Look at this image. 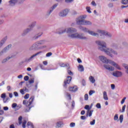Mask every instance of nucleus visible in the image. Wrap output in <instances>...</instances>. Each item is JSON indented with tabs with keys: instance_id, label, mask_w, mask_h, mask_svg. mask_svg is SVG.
I'll return each mask as SVG.
<instances>
[{
	"instance_id": "4d7b16f0",
	"label": "nucleus",
	"mask_w": 128,
	"mask_h": 128,
	"mask_svg": "<svg viewBox=\"0 0 128 128\" xmlns=\"http://www.w3.org/2000/svg\"><path fill=\"white\" fill-rule=\"evenodd\" d=\"M84 100H88V94L84 95Z\"/></svg>"
},
{
	"instance_id": "0e129e2a",
	"label": "nucleus",
	"mask_w": 128,
	"mask_h": 128,
	"mask_svg": "<svg viewBox=\"0 0 128 128\" xmlns=\"http://www.w3.org/2000/svg\"><path fill=\"white\" fill-rule=\"evenodd\" d=\"M111 88L112 90H114V88H116V86L114 84H111Z\"/></svg>"
},
{
	"instance_id": "0eeeda50",
	"label": "nucleus",
	"mask_w": 128,
	"mask_h": 128,
	"mask_svg": "<svg viewBox=\"0 0 128 128\" xmlns=\"http://www.w3.org/2000/svg\"><path fill=\"white\" fill-rule=\"evenodd\" d=\"M42 52L40 51L38 52H36V54H34L31 56L29 58H26L25 60V62H32L34 60V58L36 56H38V54H42Z\"/></svg>"
},
{
	"instance_id": "20e7f679",
	"label": "nucleus",
	"mask_w": 128,
	"mask_h": 128,
	"mask_svg": "<svg viewBox=\"0 0 128 128\" xmlns=\"http://www.w3.org/2000/svg\"><path fill=\"white\" fill-rule=\"evenodd\" d=\"M46 48V45H44L42 46H39L38 42H36L34 43L30 48H29V50L30 52H32V50H44V48Z\"/></svg>"
},
{
	"instance_id": "bb28decb",
	"label": "nucleus",
	"mask_w": 128,
	"mask_h": 128,
	"mask_svg": "<svg viewBox=\"0 0 128 128\" xmlns=\"http://www.w3.org/2000/svg\"><path fill=\"white\" fill-rule=\"evenodd\" d=\"M111 46L113 48H114V50H118V44L116 43H112L111 44Z\"/></svg>"
},
{
	"instance_id": "4c0bfd02",
	"label": "nucleus",
	"mask_w": 128,
	"mask_h": 128,
	"mask_svg": "<svg viewBox=\"0 0 128 128\" xmlns=\"http://www.w3.org/2000/svg\"><path fill=\"white\" fill-rule=\"evenodd\" d=\"M121 4H128V0H122Z\"/></svg>"
},
{
	"instance_id": "a878e982",
	"label": "nucleus",
	"mask_w": 128,
	"mask_h": 128,
	"mask_svg": "<svg viewBox=\"0 0 128 128\" xmlns=\"http://www.w3.org/2000/svg\"><path fill=\"white\" fill-rule=\"evenodd\" d=\"M54 12V10L50 8L46 13V16H50L52 14V12Z\"/></svg>"
},
{
	"instance_id": "f03ea898",
	"label": "nucleus",
	"mask_w": 128,
	"mask_h": 128,
	"mask_svg": "<svg viewBox=\"0 0 128 128\" xmlns=\"http://www.w3.org/2000/svg\"><path fill=\"white\" fill-rule=\"evenodd\" d=\"M96 44L98 45V50L104 52L108 56H110V58H114V55H118V52L116 50H115L112 48L108 47L106 42L97 40L96 41Z\"/></svg>"
},
{
	"instance_id": "58836bf2",
	"label": "nucleus",
	"mask_w": 128,
	"mask_h": 128,
	"mask_svg": "<svg viewBox=\"0 0 128 128\" xmlns=\"http://www.w3.org/2000/svg\"><path fill=\"white\" fill-rule=\"evenodd\" d=\"M126 106L124 105L122 108V110H120V112H124L125 110H126Z\"/></svg>"
},
{
	"instance_id": "6e6552de",
	"label": "nucleus",
	"mask_w": 128,
	"mask_h": 128,
	"mask_svg": "<svg viewBox=\"0 0 128 128\" xmlns=\"http://www.w3.org/2000/svg\"><path fill=\"white\" fill-rule=\"evenodd\" d=\"M96 32H98V34H100V36H106L107 38H112V34L104 30H96Z\"/></svg>"
},
{
	"instance_id": "338daca9",
	"label": "nucleus",
	"mask_w": 128,
	"mask_h": 128,
	"mask_svg": "<svg viewBox=\"0 0 128 128\" xmlns=\"http://www.w3.org/2000/svg\"><path fill=\"white\" fill-rule=\"evenodd\" d=\"M20 92L22 94H24V91L23 89L20 90Z\"/></svg>"
},
{
	"instance_id": "393cba45",
	"label": "nucleus",
	"mask_w": 128,
	"mask_h": 128,
	"mask_svg": "<svg viewBox=\"0 0 128 128\" xmlns=\"http://www.w3.org/2000/svg\"><path fill=\"white\" fill-rule=\"evenodd\" d=\"M103 98L105 100H108V94L106 93V92L104 91L103 92Z\"/></svg>"
},
{
	"instance_id": "09e8293b",
	"label": "nucleus",
	"mask_w": 128,
	"mask_h": 128,
	"mask_svg": "<svg viewBox=\"0 0 128 128\" xmlns=\"http://www.w3.org/2000/svg\"><path fill=\"white\" fill-rule=\"evenodd\" d=\"M126 98L124 97L121 101V104H124V102H126Z\"/></svg>"
},
{
	"instance_id": "7ed1b4c3",
	"label": "nucleus",
	"mask_w": 128,
	"mask_h": 128,
	"mask_svg": "<svg viewBox=\"0 0 128 128\" xmlns=\"http://www.w3.org/2000/svg\"><path fill=\"white\" fill-rule=\"evenodd\" d=\"M99 60L104 64L103 66L106 70H108V72H114V68L110 65V64L112 62V60L108 59L106 56H99Z\"/></svg>"
},
{
	"instance_id": "72a5a7b5",
	"label": "nucleus",
	"mask_w": 128,
	"mask_h": 128,
	"mask_svg": "<svg viewBox=\"0 0 128 128\" xmlns=\"http://www.w3.org/2000/svg\"><path fill=\"white\" fill-rule=\"evenodd\" d=\"M58 4H55L50 8L54 10H56V8H58Z\"/></svg>"
},
{
	"instance_id": "49530a36",
	"label": "nucleus",
	"mask_w": 128,
	"mask_h": 128,
	"mask_svg": "<svg viewBox=\"0 0 128 128\" xmlns=\"http://www.w3.org/2000/svg\"><path fill=\"white\" fill-rule=\"evenodd\" d=\"M92 112H94V110H90L88 113V116H92Z\"/></svg>"
},
{
	"instance_id": "9d476101",
	"label": "nucleus",
	"mask_w": 128,
	"mask_h": 128,
	"mask_svg": "<svg viewBox=\"0 0 128 128\" xmlns=\"http://www.w3.org/2000/svg\"><path fill=\"white\" fill-rule=\"evenodd\" d=\"M111 74L113 76H114V78H120L122 76V72L116 70L113 72Z\"/></svg>"
},
{
	"instance_id": "79ce46f5",
	"label": "nucleus",
	"mask_w": 128,
	"mask_h": 128,
	"mask_svg": "<svg viewBox=\"0 0 128 128\" xmlns=\"http://www.w3.org/2000/svg\"><path fill=\"white\" fill-rule=\"evenodd\" d=\"M86 10L88 12H89V14H92V11H90V7L87 6L86 8Z\"/></svg>"
},
{
	"instance_id": "c9c22d12",
	"label": "nucleus",
	"mask_w": 128,
	"mask_h": 128,
	"mask_svg": "<svg viewBox=\"0 0 128 128\" xmlns=\"http://www.w3.org/2000/svg\"><path fill=\"white\" fill-rule=\"evenodd\" d=\"M119 120L120 121V124L124 120V115H120L119 118Z\"/></svg>"
},
{
	"instance_id": "69168bd1",
	"label": "nucleus",
	"mask_w": 128,
	"mask_h": 128,
	"mask_svg": "<svg viewBox=\"0 0 128 128\" xmlns=\"http://www.w3.org/2000/svg\"><path fill=\"white\" fill-rule=\"evenodd\" d=\"M6 52H4L3 50L0 52V56H2L4 54H5Z\"/></svg>"
},
{
	"instance_id": "c756f323",
	"label": "nucleus",
	"mask_w": 128,
	"mask_h": 128,
	"mask_svg": "<svg viewBox=\"0 0 128 128\" xmlns=\"http://www.w3.org/2000/svg\"><path fill=\"white\" fill-rule=\"evenodd\" d=\"M60 66H61V68H66V66L68 70L70 68V66L68 65V64H60Z\"/></svg>"
},
{
	"instance_id": "f3484780",
	"label": "nucleus",
	"mask_w": 128,
	"mask_h": 128,
	"mask_svg": "<svg viewBox=\"0 0 128 128\" xmlns=\"http://www.w3.org/2000/svg\"><path fill=\"white\" fill-rule=\"evenodd\" d=\"M88 34L92 36H98V33L95 32L92 30H89Z\"/></svg>"
},
{
	"instance_id": "e2e57ef3",
	"label": "nucleus",
	"mask_w": 128,
	"mask_h": 128,
	"mask_svg": "<svg viewBox=\"0 0 128 128\" xmlns=\"http://www.w3.org/2000/svg\"><path fill=\"white\" fill-rule=\"evenodd\" d=\"M14 96H16V97L18 96V94L16 92H14Z\"/></svg>"
},
{
	"instance_id": "a19ab883",
	"label": "nucleus",
	"mask_w": 128,
	"mask_h": 128,
	"mask_svg": "<svg viewBox=\"0 0 128 128\" xmlns=\"http://www.w3.org/2000/svg\"><path fill=\"white\" fill-rule=\"evenodd\" d=\"M26 120H24L22 124V126L23 128H26Z\"/></svg>"
},
{
	"instance_id": "b1692460",
	"label": "nucleus",
	"mask_w": 128,
	"mask_h": 128,
	"mask_svg": "<svg viewBox=\"0 0 128 128\" xmlns=\"http://www.w3.org/2000/svg\"><path fill=\"white\" fill-rule=\"evenodd\" d=\"M38 46H40V45L42 44H44L46 42V40H40L39 41L36 42Z\"/></svg>"
},
{
	"instance_id": "473e14b6",
	"label": "nucleus",
	"mask_w": 128,
	"mask_h": 128,
	"mask_svg": "<svg viewBox=\"0 0 128 128\" xmlns=\"http://www.w3.org/2000/svg\"><path fill=\"white\" fill-rule=\"evenodd\" d=\"M27 126L28 128H34V124L31 122H28L27 124Z\"/></svg>"
},
{
	"instance_id": "5fc2aeb1",
	"label": "nucleus",
	"mask_w": 128,
	"mask_h": 128,
	"mask_svg": "<svg viewBox=\"0 0 128 128\" xmlns=\"http://www.w3.org/2000/svg\"><path fill=\"white\" fill-rule=\"evenodd\" d=\"M68 74H70V76H73L74 75V73H72V72L70 71V70H68Z\"/></svg>"
},
{
	"instance_id": "412c9836",
	"label": "nucleus",
	"mask_w": 128,
	"mask_h": 128,
	"mask_svg": "<svg viewBox=\"0 0 128 128\" xmlns=\"http://www.w3.org/2000/svg\"><path fill=\"white\" fill-rule=\"evenodd\" d=\"M80 30H82V32H88H88L90 30H88V28H85V27H83L82 26H80Z\"/></svg>"
},
{
	"instance_id": "2f4dec72",
	"label": "nucleus",
	"mask_w": 128,
	"mask_h": 128,
	"mask_svg": "<svg viewBox=\"0 0 128 128\" xmlns=\"http://www.w3.org/2000/svg\"><path fill=\"white\" fill-rule=\"evenodd\" d=\"M114 120L115 122H120V120L118 119V114H116L114 116Z\"/></svg>"
},
{
	"instance_id": "c85d7f7f",
	"label": "nucleus",
	"mask_w": 128,
	"mask_h": 128,
	"mask_svg": "<svg viewBox=\"0 0 128 128\" xmlns=\"http://www.w3.org/2000/svg\"><path fill=\"white\" fill-rule=\"evenodd\" d=\"M89 80L92 82V84H94L96 82V80L94 79V78L92 76H90L89 77Z\"/></svg>"
},
{
	"instance_id": "7c9ffc66",
	"label": "nucleus",
	"mask_w": 128,
	"mask_h": 128,
	"mask_svg": "<svg viewBox=\"0 0 128 128\" xmlns=\"http://www.w3.org/2000/svg\"><path fill=\"white\" fill-rule=\"evenodd\" d=\"M38 38H40V36H38V34H36L33 37H32V40H38Z\"/></svg>"
},
{
	"instance_id": "dca6fc26",
	"label": "nucleus",
	"mask_w": 128,
	"mask_h": 128,
	"mask_svg": "<svg viewBox=\"0 0 128 128\" xmlns=\"http://www.w3.org/2000/svg\"><path fill=\"white\" fill-rule=\"evenodd\" d=\"M78 90V88L76 86L69 88L70 92H77Z\"/></svg>"
},
{
	"instance_id": "c03bdc74",
	"label": "nucleus",
	"mask_w": 128,
	"mask_h": 128,
	"mask_svg": "<svg viewBox=\"0 0 128 128\" xmlns=\"http://www.w3.org/2000/svg\"><path fill=\"white\" fill-rule=\"evenodd\" d=\"M4 114V111L2 110V107L0 106V116H2Z\"/></svg>"
},
{
	"instance_id": "864d4df0",
	"label": "nucleus",
	"mask_w": 128,
	"mask_h": 128,
	"mask_svg": "<svg viewBox=\"0 0 128 128\" xmlns=\"http://www.w3.org/2000/svg\"><path fill=\"white\" fill-rule=\"evenodd\" d=\"M29 84H34V79L32 78L28 81Z\"/></svg>"
},
{
	"instance_id": "2eb2a0df",
	"label": "nucleus",
	"mask_w": 128,
	"mask_h": 128,
	"mask_svg": "<svg viewBox=\"0 0 128 128\" xmlns=\"http://www.w3.org/2000/svg\"><path fill=\"white\" fill-rule=\"evenodd\" d=\"M8 40V36H6L4 37L0 42V48H2L4 44L6 43V40Z\"/></svg>"
},
{
	"instance_id": "a211bd4d",
	"label": "nucleus",
	"mask_w": 128,
	"mask_h": 128,
	"mask_svg": "<svg viewBox=\"0 0 128 128\" xmlns=\"http://www.w3.org/2000/svg\"><path fill=\"white\" fill-rule=\"evenodd\" d=\"M8 2L10 6H16V4H18V0H10Z\"/></svg>"
},
{
	"instance_id": "13d9d810",
	"label": "nucleus",
	"mask_w": 128,
	"mask_h": 128,
	"mask_svg": "<svg viewBox=\"0 0 128 128\" xmlns=\"http://www.w3.org/2000/svg\"><path fill=\"white\" fill-rule=\"evenodd\" d=\"M30 78L28 77V76H25L24 77V80H26V82H28V80Z\"/></svg>"
},
{
	"instance_id": "f704fd0d",
	"label": "nucleus",
	"mask_w": 128,
	"mask_h": 128,
	"mask_svg": "<svg viewBox=\"0 0 128 128\" xmlns=\"http://www.w3.org/2000/svg\"><path fill=\"white\" fill-rule=\"evenodd\" d=\"M34 26H36V22H33L31 24H30L29 26V28H31V30H32V29Z\"/></svg>"
},
{
	"instance_id": "5701e85b",
	"label": "nucleus",
	"mask_w": 128,
	"mask_h": 128,
	"mask_svg": "<svg viewBox=\"0 0 128 128\" xmlns=\"http://www.w3.org/2000/svg\"><path fill=\"white\" fill-rule=\"evenodd\" d=\"M85 110H86V116H88V112H90V106L88 105H86L84 106Z\"/></svg>"
},
{
	"instance_id": "ddd939ff",
	"label": "nucleus",
	"mask_w": 128,
	"mask_h": 128,
	"mask_svg": "<svg viewBox=\"0 0 128 128\" xmlns=\"http://www.w3.org/2000/svg\"><path fill=\"white\" fill-rule=\"evenodd\" d=\"M0 98H2L4 104L8 102V100H10V98H8V96H6V93L2 94Z\"/></svg>"
},
{
	"instance_id": "052dcab7",
	"label": "nucleus",
	"mask_w": 128,
	"mask_h": 128,
	"mask_svg": "<svg viewBox=\"0 0 128 128\" xmlns=\"http://www.w3.org/2000/svg\"><path fill=\"white\" fill-rule=\"evenodd\" d=\"M16 106H18V104L16 103H14L12 104V108H16Z\"/></svg>"
},
{
	"instance_id": "cd10ccee",
	"label": "nucleus",
	"mask_w": 128,
	"mask_h": 128,
	"mask_svg": "<svg viewBox=\"0 0 128 128\" xmlns=\"http://www.w3.org/2000/svg\"><path fill=\"white\" fill-rule=\"evenodd\" d=\"M78 68L79 72H84V66L80 64L78 66Z\"/></svg>"
},
{
	"instance_id": "aec40b11",
	"label": "nucleus",
	"mask_w": 128,
	"mask_h": 128,
	"mask_svg": "<svg viewBox=\"0 0 128 128\" xmlns=\"http://www.w3.org/2000/svg\"><path fill=\"white\" fill-rule=\"evenodd\" d=\"M12 56H8L4 59H3L1 62L2 64H6V62L10 60V58H12Z\"/></svg>"
},
{
	"instance_id": "1a4fd4ad",
	"label": "nucleus",
	"mask_w": 128,
	"mask_h": 128,
	"mask_svg": "<svg viewBox=\"0 0 128 128\" xmlns=\"http://www.w3.org/2000/svg\"><path fill=\"white\" fill-rule=\"evenodd\" d=\"M34 96H32L30 97L28 102H26V100H23V104H25L26 106H30L32 102H34Z\"/></svg>"
},
{
	"instance_id": "ea45409f",
	"label": "nucleus",
	"mask_w": 128,
	"mask_h": 128,
	"mask_svg": "<svg viewBox=\"0 0 128 128\" xmlns=\"http://www.w3.org/2000/svg\"><path fill=\"white\" fill-rule=\"evenodd\" d=\"M22 116H20L18 118V124H22Z\"/></svg>"
},
{
	"instance_id": "e433bc0d",
	"label": "nucleus",
	"mask_w": 128,
	"mask_h": 128,
	"mask_svg": "<svg viewBox=\"0 0 128 128\" xmlns=\"http://www.w3.org/2000/svg\"><path fill=\"white\" fill-rule=\"evenodd\" d=\"M26 0H18V2L17 4H24Z\"/></svg>"
},
{
	"instance_id": "f257e3e1",
	"label": "nucleus",
	"mask_w": 128,
	"mask_h": 128,
	"mask_svg": "<svg viewBox=\"0 0 128 128\" xmlns=\"http://www.w3.org/2000/svg\"><path fill=\"white\" fill-rule=\"evenodd\" d=\"M66 32L69 38H76L77 40H88V37L84 36V33L78 32V30L72 27L67 28L61 32H58L59 34H62Z\"/></svg>"
},
{
	"instance_id": "3c124183",
	"label": "nucleus",
	"mask_w": 128,
	"mask_h": 128,
	"mask_svg": "<svg viewBox=\"0 0 128 128\" xmlns=\"http://www.w3.org/2000/svg\"><path fill=\"white\" fill-rule=\"evenodd\" d=\"M76 126V123L72 122L70 124V128H74Z\"/></svg>"
},
{
	"instance_id": "6ab92c4d",
	"label": "nucleus",
	"mask_w": 128,
	"mask_h": 128,
	"mask_svg": "<svg viewBox=\"0 0 128 128\" xmlns=\"http://www.w3.org/2000/svg\"><path fill=\"white\" fill-rule=\"evenodd\" d=\"M30 30H32V28H28L26 29L25 30H24L23 33L22 34V36H26V34H28V32H30Z\"/></svg>"
},
{
	"instance_id": "4be33fe9",
	"label": "nucleus",
	"mask_w": 128,
	"mask_h": 128,
	"mask_svg": "<svg viewBox=\"0 0 128 128\" xmlns=\"http://www.w3.org/2000/svg\"><path fill=\"white\" fill-rule=\"evenodd\" d=\"M92 23L90 21H88L87 20H84V23L83 24V26H92Z\"/></svg>"
},
{
	"instance_id": "9b49d317",
	"label": "nucleus",
	"mask_w": 128,
	"mask_h": 128,
	"mask_svg": "<svg viewBox=\"0 0 128 128\" xmlns=\"http://www.w3.org/2000/svg\"><path fill=\"white\" fill-rule=\"evenodd\" d=\"M110 64H111V66H114V68H115L118 70H122V68H120V66L118 65V64L116 62L112 60Z\"/></svg>"
},
{
	"instance_id": "603ef678",
	"label": "nucleus",
	"mask_w": 128,
	"mask_h": 128,
	"mask_svg": "<svg viewBox=\"0 0 128 128\" xmlns=\"http://www.w3.org/2000/svg\"><path fill=\"white\" fill-rule=\"evenodd\" d=\"M6 89L8 92H10V90H12V86H8L6 87Z\"/></svg>"
},
{
	"instance_id": "bf43d9fd",
	"label": "nucleus",
	"mask_w": 128,
	"mask_h": 128,
	"mask_svg": "<svg viewBox=\"0 0 128 128\" xmlns=\"http://www.w3.org/2000/svg\"><path fill=\"white\" fill-rule=\"evenodd\" d=\"M52 54V53L50 52L46 54V56L47 57L50 56Z\"/></svg>"
},
{
	"instance_id": "a18cd8bd",
	"label": "nucleus",
	"mask_w": 128,
	"mask_h": 128,
	"mask_svg": "<svg viewBox=\"0 0 128 128\" xmlns=\"http://www.w3.org/2000/svg\"><path fill=\"white\" fill-rule=\"evenodd\" d=\"M96 91L91 90L89 92V96H92L93 94H94Z\"/></svg>"
},
{
	"instance_id": "37998d69",
	"label": "nucleus",
	"mask_w": 128,
	"mask_h": 128,
	"mask_svg": "<svg viewBox=\"0 0 128 128\" xmlns=\"http://www.w3.org/2000/svg\"><path fill=\"white\" fill-rule=\"evenodd\" d=\"M96 124V120H93L92 121L90 122V126H94Z\"/></svg>"
},
{
	"instance_id": "de8ad7c7",
	"label": "nucleus",
	"mask_w": 128,
	"mask_h": 128,
	"mask_svg": "<svg viewBox=\"0 0 128 128\" xmlns=\"http://www.w3.org/2000/svg\"><path fill=\"white\" fill-rule=\"evenodd\" d=\"M96 108H102V106L100 105V104L97 103L96 104Z\"/></svg>"
},
{
	"instance_id": "680f3d73",
	"label": "nucleus",
	"mask_w": 128,
	"mask_h": 128,
	"mask_svg": "<svg viewBox=\"0 0 128 128\" xmlns=\"http://www.w3.org/2000/svg\"><path fill=\"white\" fill-rule=\"evenodd\" d=\"M74 0H65V2L68 3V2H72Z\"/></svg>"
},
{
	"instance_id": "8fccbe9b",
	"label": "nucleus",
	"mask_w": 128,
	"mask_h": 128,
	"mask_svg": "<svg viewBox=\"0 0 128 128\" xmlns=\"http://www.w3.org/2000/svg\"><path fill=\"white\" fill-rule=\"evenodd\" d=\"M28 98H30V94H26L24 96V100H28Z\"/></svg>"
},
{
	"instance_id": "39448f33",
	"label": "nucleus",
	"mask_w": 128,
	"mask_h": 128,
	"mask_svg": "<svg viewBox=\"0 0 128 128\" xmlns=\"http://www.w3.org/2000/svg\"><path fill=\"white\" fill-rule=\"evenodd\" d=\"M86 18V16L82 15L76 18V24L78 26H84V19Z\"/></svg>"
},
{
	"instance_id": "423d86ee",
	"label": "nucleus",
	"mask_w": 128,
	"mask_h": 128,
	"mask_svg": "<svg viewBox=\"0 0 128 128\" xmlns=\"http://www.w3.org/2000/svg\"><path fill=\"white\" fill-rule=\"evenodd\" d=\"M68 12H70V9L66 8L62 10L58 14L59 16L61 18H64V16H66L68 14Z\"/></svg>"
},
{
	"instance_id": "4468645a",
	"label": "nucleus",
	"mask_w": 128,
	"mask_h": 128,
	"mask_svg": "<svg viewBox=\"0 0 128 128\" xmlns=\"http://www.w3.org/2000/svg\"><path fill=\"white\" fill-rule=\"evenodd\" d=\"M64 126V122L62 121H58L57 122L56 124L55 128H62V126Z\"/></svg>"
},
{
	"instance_id": "774afa93",
	"label": "nucleus",
	"mask_w": 128,
	"mask_h": 128,
	"mask_svg": "<svg viewBox=\"0 0 128 128\" xmlns=\"http://www.w3.org/2000/svg\"><path fill=\"white\" fill-rule=\"evenodd\" d=\"M72 108H74V101H72Z\"/></svg>"
},
{
	"instance_id": "f8f14e48",
	"label": "nucleus",
	"mask_w": 128,
	"mask_h": 128,
	"mask_svg": "<svg viewBox=\"0 0 128 128\" xmlns=\"http://www.w3.org/2000/svg\"><path fill=\"white\" fill-rule=\"evenodd\" d=\"M72 80V76H68L66 80L64 82V86L66 88L68 87V84H70V81Z\"/></svg>"
},
{
	"instance_id": "6e6d98bb",
	"label": "nucleus",
	"mask_w": 128,
	"mask_h": 128,
	"mask_svg": "<svg viewBox=\"0 0 128 128\" xmlns=\"http://www.w3.org/2000/svg\"><path fill=\"white\" fill-rule=\"evenodd\" d=\"M4 52H8V50H10V49H8V48L7 47H5L4 49H2Z\"/></svg>"
}]
</instances>
